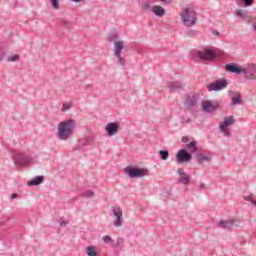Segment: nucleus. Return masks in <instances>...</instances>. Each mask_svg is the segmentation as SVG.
I'll use <instances>...</instances> for the list:
<instances>
[{"instance_id": "obj_16", "label": "nucleus", "mask_w": 256, "mask_h": 256, "mask_svg": "<svg viewBox=\"0 0 256 256\" xmlns=\"http://www.w3.org/2000/svg\"><path fill=\"white\" fill-rule=\"evenodd\" d=\"M235 123V117L228 116L224 118V121L219 125V128L221 131H227V127H231V125H234Z\"/></svg>"}, {"instance_id": "obj_2", "label": "nucleus", "mask_w": 256, "mask_h": 256, "mask_svg": "<svg viewBox=\"0 0 256 256\" xmlns=\"http://www.w3.org/2000/svg\"><path fill=\"white\" fill-rule=\"evenodd\" d=\"M75 129V120L68 119L58 124L57 137L60 141H67L73 135Z\"/></svg>"}, {"instance_id": "obj_11", "label": "nucleus", "mask_w": 256, "mask_h": 256, "mask_svg": "<svg viewBox=\"0 0 256 256\" xmlns=\"http://www.w3.org/2000/svg\"><path fill=\"white\" fill-rule=\"evenodd\" d=\"M201 107L205 113H213V111H217L219 109V103L211 102V101H203L201 103Z\"/></svg>"}, {"instance_id": "obj_6", "label": "nucleus", "mask_w": 256, "mask_h": 256, "mask_svg": "<svg viewBox=\"0 0 256 256\" xmlns=\"http://www.w3.org/2000/svg\"><path fill=\"white\" fill-rule=\"evenodd\" d=\"M196 57H198L200 61H213V59L217 58V54L212 49L205 48L203 50L197 51Z\"/></svg>"}, {"instance_id": "obj_41", "label": "nucleus", "mask_w": 256, "mask_h": 256, "mask_svg": "<svg viewBox=\"0 0 256 256\" xmlns=\"http://www.w3.org/2000/svg\"><path fill=\"white\" fill-rule=\"evenodd\" d=\"M222 133H224L225 136L231 135V133L229 132V130H227V128H226V131H222Z\"/></svg>"}, {"instance_id": "obj_44", "label": "nucleus", "mask_w": 256, "mask_h": 256, "mask_svg": "<svg viewBox=\"0 0 256 256\" xmlns=\"http://www.w3.org/2000/svg\"><path fill=\"white\" fill-rule=\"evenodd\" d=\"M213 35H216V37H219V31L214 30V31H213Z\"/></svg>"}, {"instance_id": "obj_7", "label": "nucleus", "mask_w": 256, "mask_h": 256, "mask_svg": "<svg viewBox=\"0 0 256 256\" xmlns=\"http://www.w3.org/2000/svg\"><path fill=\"white\" fill-rule=\"evenodd\" d=\"M13 160L16 165H18V167H25V165H29V163H31V156L19 152H14Z\"/></svg>"}, {"instance_id": "obj_27", "label": "nucleus", "mask_w": 256, "mask_h": 256, "mask_svg": "<svg viewBox=\"0 0 256 256\" xmlns=\"http://www.w3.org/2000/svg\"><path fill=\"white\" fill-rule=\"evenodd\" d=\"M95 195V192L93 190H87L82 194V197L89 199L90 197H93Z\"/></svg>"}, {"instance_id": "obj_17", "label": "nucleus", "mask_w": 256, "mask_h": 256, "mask_svg": "<svg viewBox=\"0 0 256 256\" xmlns=\"http://www.w3.org/2000/svg\"><path fill=\"white\" fill-rule=\"evenodd\" d=\"M196 159H197L198 165H204V163L211 162L212 156L211 154L199 153L197 154Z\"/></svg>"}, {"instance_id": "obj_18", "label": "nucleus", "mask_w": 256, "mask_h": 256, "mask_svg": "<svg viewBox=\"0 0 256 256\" xmlns=\"http://www.w3.org/2000/svg\"><path fill=\"white\" fill-rule=\"evenodd\" d=\"M236 15L237 17L244 19L246 23H248V25H251V21L255 22V18H252L251 16H249L246 11L237 10Z\"/></svg>"}, {"instance_id": "obj_38", "label": "nucleus", "mask_w": 256, "mask_h": 256, "mask_svg": "<svg viewBox=\"0 0 256 256\" xmlns=\"http://www.w3.org/2000/svg\"><path fill=\"white\" fill-rule=\"evenodd\" d=\"M156 3H171V0H155Z\"/></svg>"}, {"instance_id": "obj_31", "label": "nucleus", "mask_w": 256, "mask_h": 256, "mask_svg": "<svg viewBox=\"0 0 256 256\" xmlns=\"http://www.w3.org/2000/svg\"><path fill=\"white\" fill-rule=\"evenodd\" d=\"M181 123H182L183 125H185V124L189 125V123H191V118L182 116V118H181Z\"/></svg>"}, {"instance_id": "obj_28", "label": "nucleus", "mask_w": 256, "mask_h": 256, "mask_svg": "<svg viewBox=\"0 0 256 256\" xmlns=\"http://www.w3.org/2000/svg\"><path fill=\"white\" fill-rule=\"evenodd\" d=\"M19 59H20L19 54H15L13 56L8 57L7 61L12 62V63H16V61H19Z\"/></svg>"}, {"instance_id": "obj_20", "label": "nucleus", "mask_w": 256, "mask_h": 256, "mask_svg": "<svg viewBox=\"0 0 256 256\" xmlns=\"http://www.w3.org/2000/svg\"><path fill=\"white\" fill-rule=\"evenodd\" d=\"M43 181H45L44 176H36L31 181H29L27 183V185H28V187H35L37 185H41V183H43Z\"/></svg>"}, {"instance_id": "obj_42", "label": "nucleus", "mask_w": 256, "mask_h": 256, "mask_svg": "<svg viewBox=\"0 0 256 256\" xmlns=\"http://www.w3.org/2000/svg\"><path fill=\"white\" fill-rule=\"evenodd\" d=\"M189 141V138H187L186 136L182 137V142L183 143H187Z\"/></svg>"}, {"instance_id": "obj_5", "label": "nucleus", "mask_w": 256, "mask_h": 256, "mask_svg": "<svg viewBox=\"0 0 256 256\" xmlns=\"http://www.w3.org/2000/svg\"><path fill=\"white\" fill-rule=\"evenodd\" d=\"M124 171L130 177V179H139V177H145V175H147V173H149V170H147L145 168L139 169V168H135L133 166H127L124 169Z\"/></svg>"}, {"instance_id": "obj_33", "label": "nucleus", "mask_w": 256, "mask_h": 256, "mask_svg": "<svg viewBox=\"0 0 256 256\" xmlns=\"http://www.w3.org/2000/svg\"><path fill=\"white\" fill-rule=\"evenodd\" d=\"M104 243H113V239L110 236H103Z\"/></svg>"}, {"instance_id": "obj_46", "label": "nucleus", "mask_w": 256, "mask_h": 256, "mask_svg": "<svg viewBox=\"0 0 256 256\" xmlns=\"http://www.w3.org/2000/svg\"><path fill=\"white\" fill-rule=\"evenodd\" d=\"M223 229H227V227H229V226H227V225H222L221 226Z\"/></svg>"}, {"instance_id": "obj_39", "label": "nucleus", "mask_w": 256, "mask_h": 256, "mask_svg": "<svg viewBox=\"0 0 256 256\" xmlns=\"http://www.w3.org/2000/svg\"><path fill=\"white\" fill-rule=\"evenodd\" d=\"M250 24H252L253 31H256V20L254 19V22L251 21Z\"/></svg>"}, {"instance_id": "obj_22", "label": "nucleus", "mask_w": 256, "mask_h": 256, "mask_svg": "<svg viewBox=\"0 0 256 256\" xmlns=\"http://www.w3.org/2000/svg\"><path fill=\"white\" fill-rule=\"evenodd\" d=\"M235 223H239V220L232 218L230 220H221L218 225H235Z\"/></svg>"}, {"instance_id": "obj_19", "label": "nucleus", "mask_w": 256, "mask_h": 256, "mask_svg": "<svg viewBox=\"0 0 256 256\" xmlns=\"http://www.w3.org/2000/svg\"><path fill=\"white\" fill-rule=\"evenodd\" d=\"M185 85H183L181 82H169L168 88L170 91H183V88Z\"/></svg>"}, {"instance_id": "obj_4", "label": "nucleus", "mask_w": 256, "mask_h": 256, "mask_svg": "<svg viewBox=\"0 0 256 256\" xmlns=\"http://www.w3.org/2000/svg\"><path fill=\"white\" fill-rule=\"evenodd\" d=\"M123 49H125V42L115 41L114 42V57L117 58L119 65L125 66V54H123Z\"/></svg>"}, {"instance_id": "obj_23", "label": "nucleus", "mask_w": 256, "mask_h": 256, "mask_svg": "<svg viewBox=\"0 0 256 256\" xmlns=\"http://www.w3.org/2000/svg\"><path fill=\"white\" fill-rule=\"evenodd\" d=\"M186 148L189 149L190 153H195V151H197V142L193 141L188 143Z\"/></svg>"}, {"instance_id": "obj_9", "label": "nucleus", "mask_w": 256, "mask_h": 256, "mask_svg": "<svg viewBox=\"0 0 256 256\" xmlns=\"http://www.w3.org/2000/svg\"><path fill=\"white\" fill-rule=\"evenodd\" d=\"M227 87V80L220 79L216 80V82L211 83L207 86L208 91H221V89H225Z\"/></svg>"}, {"instance_id": "obj_40", "label": "nucleus", "mask_w": 256, "mask_h": 256, "mask_svg": "<svg viewBox=\"0 0 256 256\" xmlns=\"http://www.w3.org/2000/svg\"><path fill=\"white\" fill-rule=\"evenodd\" d=\"M17 197H19V194H17V193H13L11 195V199H17Z\"/></svg>"}, {"instance_id": "obj_29", "label": "nucleus", "mask_w": 256, "mask_h": 256, "mask_svg": "<svg viewBox=\"0 0 256 256\" xmlns=\"http://www.w3.org/2000/svg\"><path fill=\"white\" fill-rule=\"evenodd\" d=\"M52 8L58 10L59 9V0H50Z\"/></svg>"}, {"instance_id": "obj_43", "label": "nucleus", "mask_w": 256, "mask_h": 256, "mask_svg": "<svg viewBox=\"0 0 256 256\" xmlns=\"http://www.w3.org/2000/svg\"><path fill=\"white\" fill-rule=\"evenodd\" d=\"M199 189H205V184H203L202 182L199 184L198 186Z\"/></svg>"}, {"instance_id": "obj_8", "label": "nucleus", "mask_w": 256, "mask_h": 256, "mask_svg": "<svg viewBox=\"0 0 256 256\" xmlns=\"http://www.w3.org/2000/svg\"><path fill=\"white\" fill-rule=\"evenodd\" d=\"M191 159H193V156L191 155V153L187 152V150L185 149L179 150L176 154V161L178 164L189 163Z\"/></svg>"}, {"instance_id": "obj_37", "label": "nucleus", "mask_w": 256, "mask_h": 256, "mask_svg": "<svg viewBox=\"0 0 256 256\" xmlns=\"http://www.w3.org/2000/svg\"><path fill=\"white\" fill-rule=\"evenodd\" d=\"M244 199H245V201H250V203H252V204L255 201V200H253V198L251 196H245Z\"/></svg>"}, {"instance_id": "obj_25", "label": "nucleus", "mask_w": 256, "mask_h": 256, "mask_svg": "<svg viewBox=\"0 0 256 256\" xmlns=\"http://www.w3.org/2000/svg\"><path fill=\"white\" fill-rule=\"evenodd\" d=\"M86 253L88 256H99V255H97V251H95V247H93V246H88L86 248Z\"/></svg>"}, {"instance_id": "obj_47", "label": "nucleus", "mask_w": 256, "mask_h": 256, "mask_svg": "<svg viewBox=\"0 0 256 256\" xmlns=\"http://www.w3.org/2000/svg\"><path fill=\"white\" fill-rule=\"evenodd\" d=\"M252 205H255V206H256V200H254V201L252 202Z\"/></svg>"}, {"instance_id": "obj_48", "label": "nucleus", "mask_w": 256, "mask_h": 256, "mask_svg": "<svg viewBox=\"0 0 256 256\" xmlns=\"http://www.w3.org/2000/svg\"><path fill=\"white\" fill-rule=\"evenodd\" d=\"M114 39H117V36H113Z\"/></svg>"}, {"instance_id": "obj_45", "label": "nucleus", "mask_w": 256, "mask_h": 256, "mask_svg": "<svg viewBox=\"0 0 256 256\" xmlns=\"http://www.w3.org/2000/svg\"><path fill=\"white\" fill-rule=\"evenodd\" d=\"M73 1V3H81L82 1H85V0H71Z\"/></svg>"}, {"instance_id": "obj_14", "label": "nucleus", "mask_w": 256, "mask_h": 256, "mask_svg": "<svg viewBox=\"0 0 256 256\" xmlns=\"http://www.w3.org/2000/svg\"><path fill=\"white\" fill-rule=\"evenodd\" d=\"M230 97H231L230 105L232 107H235V105H243V100H241L242 99L241 93H239L238 91L231 92Z\"/></svg>"}, {"instance_id": "obj_12", "label": "nucleus", "mask_w": 256, "mask_h": 256, "mask_svg": "<svg viewBox=\"0 0 256 256\" xmlns=\"http://www.w3.org/2000/svg\"><path fill=\"white\" fill-rule=\"evenodd\" d=\"M105 131L109 137L117 135L119 133V122H110L106 125Z\"/></svg>"}, {"instance_id": "obj_32", "label": "nucleus", "mask_w": 256, "mask_h": 256, "mask_svg": "<svg viewBox=\"0 0 256 256\" xmlns=\"http://www.w3.org/2000/svg\"><path fill=\"white\" fill-rule=\"evenodd\" d=\"M59 225H69V220H67L66 218H60Z\"/></svg>"}, {"instance_id": "obj_15", "label": "nucleus", "mask_w": 256, "mask_h": 256, "mask_svg": "<svg viewBox=\"0 0 256 256\" xmlns=\"http://www.w3.org/2000/svg\"><path fill=\"white\" fill-rule=\"evenodd\" d=\"M112 212L114 217H116L114 225H123V210H121L119 207H114Z\"/></svg>"}, {"instance_id": "obj_26", "label": "nucleus", "mask_w": 256, "mask_h": 256, "mask_svg": "<svg viewBox=\"0 0 256 256\" xmlns=\"http://www.w3.org/2000/svg\"><path fill=\"white\" fill-rule=\"evenodd\" d=\"M142 9L146 11V13H149L153 7H151V4L149 2H143L142 3Z\"/></svg>"}, {"instance_id": "obj_21", "label": "nucleus", "mask_w": 256, "mask_h": 256, "mask_svg": "<svg viewBox=\"0 0 256 256\" xmlns=\"http://www.w3.org/2000/svg\"><path fill=\"white\" fill-rule=\"evenodd\" d=\"M151 11L156 17H163V15H165V10L159 5L152 6Z\"/></svg>"}, {"instance_id": "obj_1", "label": "nucleus", "mask_w": 256, "mask_h": 256, "mask_svg": "<svg viewBox=\"0 0 256 256\" xmlns=\"http://www.w3.org/2000/svg\"><path fill=\"white\" fill-rule=\"evenodd\" d=\"M225 69L228 73H235V75L243 74L245 79L250 81H255L256 79V64H248L247 67L243 68L235 63H229L225 65Z\"/></svg>"}, {"instance_id": "obj_30", "label": "nucleus", "mask_w": 256, "mask_h": 256, "mask_svg": "<svg viewBox=\"0 0 256 256\" xmlns=\"http://www.w3.org/2000/svg\"><path fill=\"white\" fill-rule=\"evenodd\" d=\"M197 31L196 30H188L187 32H186V35L188 36V37H197Z\"/></svg>"}, {"instance_id": "obj_10", "label": "nucleus", "mask_w": 256, "mask_h": 256, "mask_svg": "<svg viewBox=\"0 0 256 256\" xmlns=\"http://www.w3.org/2000/svg\"><path fill=\"white\" fill-rule=\"evenodd\" d=\"M177 173L179 175L177 183H181L182 185H185V186L191 183V175L187 174V172H185V169L180 168L177 170Z\"/></svg>"}, {"instance_id": "obj_13", "label": "nucleus", "mask_w": 256, "mask_h": 256, "mask_svg": "<svg viewBox=\"0 0 256 256\" xmlns=\"http://www.w3.org/2000/svg\"><path fill=\"white\" fill-rule=\"evenodd\" d=\"M195 105H197V95H195V94L188 95L184 102L185 109H187L188 111H191V109H193V107H195Z\"/></svg>"}, {"instance_id": "obj_36", "label": "nucleus", "mask_w": 256, "mask_h": 256, "mask_svg": "<svg viewBox=\"0 0 256 256\" xmlns=\"http://www.w3.org/2000/svg\"><path fill=\"white\" fill-rule=\"evenodd\" d=\"M70 25H71V22H69L67 20L62 21V26L63 27L67 28V27H70Z\"/></svg>"}, {"instance_id": "obj_3", "label": "nucleus", "mask_w": 256, "mask_h": 256, "mask_svg": "<svg viewBox=\"0 0 256 256\" xmlns=\"http://www.w3.org/2000/svg\"><path fill=\"white\" fill-rule=\"evenodd\" d=\"M180 17L185 27H193V25H197V12L191 7L183 8Z\"/></svg>"}, {"instance_id": "obj_24", "label": "nucleus", "mask_w": 256, "mask_h": 256, "mask_svg": "<svg viewBox=\"0 0 256 256\" xmlns=\"http://www.w3.org/2000/svg\"><path fill=\"white\" fill-rule=\"evenodd\" d=\"M158 153L162 161H167V159H169V150H160Z\"/></svg>"}, {"instance_id": "obj_34", "label": "nucleus", "mask_w": 256, "mask_h": 256, "mask_svg": "<svg viewBox=\"0 0 256 256\" xmlns=\"http://www.w3.org/2000/svg\"><path fill=\"white\" fill-rule=\"evenodd\" d=\"M244 3L245 7H251L253 5V0H242Z\"/></svg>"}, {"instance_id": "obj_35", "label": "nucleus", "mask_w": 256, "mask_h": 256, "mask_svg": "<svg viewBox=\"0 0 256 256\" xmlns=\"http://www.w3.org/2000/svg\"><path fill=\"white\" fill-rule=\"evenodd\" d=\"M69 109H71V104L64 103L62 107V111H69Z\"/></svg>"}]
</instances>
